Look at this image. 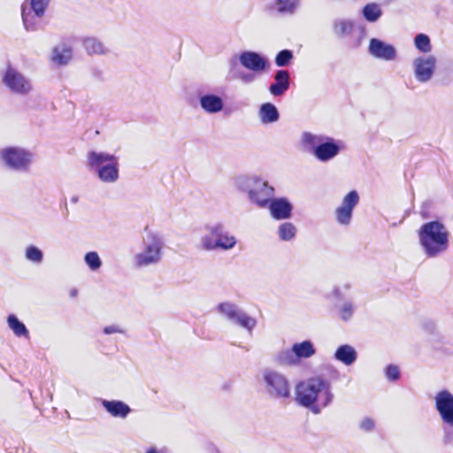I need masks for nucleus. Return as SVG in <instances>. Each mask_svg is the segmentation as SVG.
<instances>
[{
	"label": "nucleus",
	"mask_w": 453,
	"mask_h": 453,
	"mask_svg": "<svg viewBox=\"0 0 453 453\" xmlns=\"http://www.w3.org/2000/svg\"><path fill=\"white\" fill-rule=\"evenodd\" d=\"M334 395L330 385L319 378H312L300 382L296 389V402L319 414L333 400Z\"/></svg>",
	"instance_id": "nucleus-1"
},
{
	"label": "nucleus",
	"mask_w": 453,
	"mask_h": 453,
	"mask_svg": "<svg viewBox=\"0 0 453 453\" xmlns=\"http://www.w3.org/2000/svg\"><path fill=\"white\" fill-rule=\"evenodd\" d=\"M419 242L426 257H436L448 250L449 233L441 223L428 222L419 231Z\"/></svg>",
	"instance_id": "nucleus-2"
},
{
	"label": "nucleus",
	"mask_w": 453,
	"mask_h": 453,
	"mask_svg": "<svg viewBox=\"0 0 453 453\" xmlns=\"http://www.w3.org/2000/svg\"><path fill=\"white\" fill-rule=\"evenodd\" d=\"M234 186L248 194L249 199L261 208L268 205L273 196V188L257 176L239 175L234 179Z\"/></svg>",
	"instance_id": "nucleus-3"
},
{
	"label": "nucleus",
	"mask_w": 453,
	"mask_h": 453,
	"mask_svg": "<svg viewBox=\"0 0 453 453\" xmlns=\"http://www.w3.org/2000/svg\"><path fill=\"white\" fill-rule=\"evenodd\" d=\"M142 248L137 252L133 262L136 268H145L158 264L164 253V240L157 233L147 231L142 236Z\"/></svg>",
	"instance_id": "nucleus-4"
},
{
	"label": "nucleus",
	"mask_w": 453,
	"mask_h": 453,
	"mask_svg": "<svg viewBox=\"0 0 453 453\" xmlns=\"http://www.w3.org/2000/svg\"><path fill=\"white\" fill-rule=\"evenodd\" d=\"M88 165L97 171L99 180L104 183H114L119 179V160L112 154L104 151H89Z\"/></svg>",
	"instance_id": "nucleus-5"
},
{
	"label": "nucleus",
	"mask_w": 453,
	"mask_h": 453,
	"mask_svg": "<svg viewBox=\"0 0 453 453\" xmlns=\"http://www.w3.org/2000/svg\"><path fill=\"white\" fill-rule=\"evenodd\" d=\"M32 153L21 147H5L0 150V159L9 168L16 171L27 169Z\"/></svg>",
	"instance_id": "nucleus-6"
},
{
	"label": "nucleus",
	"mask_w": 453,
	"mask_h": 453,
	"mask_svg": "<svg viewBox=\"0 0 453 453\" xmlns=\"http://www.w3.org/2000/svg\"><path fill=\"white\" fill-rule=\"evenodd\" d=\"M268 394L276 398H287L290 395V385L288 379L279 372L265 369L262 373Z\"/></svg>",
	"instance_id": "nucleus-7"
},
{
	"label": "nucleus",
	"mask_w": 453,
	"mask_h": 453,
	"mask_svg": "<svg viewBox=\"0 0 453 453\" xmlns=\"http://www.w3.org/2000/svg\"><path fill=\"white\" fill-rule=\"evenodd\" d=\"M218 311L230 322L238 325L250 332L257 325V320L254 318L250 317L233 303H221L218 306Z\"/></svg>",
	"instance_id": "nucleus-8"
},
{
	"label": "nucleus",
	"mask_w": 453,
	"mask_h": 453,
	"mask_svg": "<svg viewBox=\"0 0 453 453\" xmlns=\"http://www.w3.org/2000/svg\"><path fill=\"white\" fill-rule=\"evenodd\" d=\"M437 59L433 55H423L412 60V71L417 81L425 83L432 80L436 69Z\"/></svg>",
	"instance_id": "nucleus-9"
},
{
	"label": "nucleus",
	"mask_w": 453,
	"mask_h": 453,
	"mask_svg": "<svg viewBox=\"0 0 453 453\" xmlns=\"http://www.w3.org/2000/svg\"><path fill=\"white\" fill-rule=\"evenodd\" d=\"M434 403L442 422L453 426V395L448 390H441L435 395Z\"/></svg>",
	"instance_id": "nucleus-10"
},
{
	"label": "nucleus",
	"mask_w": 453,
	"mask_h": 453,
	"mask_svg": "<svg viewBox=\"0 0 453 453\" xmlns=\"http://www.w3.org/2000/svg\"><path fill=\"white\" fill-rule=\"evenodd\" d=\"M3 81L12 92L16 94L26 95L32 90L29 81L13 68L6 70Z\"/></svg>",
	"instance_id": "nucleus-11"
},
{
	"label": "nucleus",
	"mask_w": 453,
	"mask_h": 453,
	"mask_svg": "<svg viewBox=\"0 0 453 453\" xmlns=\"http://www.w3.org/2000/svg\"><path fill=\"white\" fill-rule=\"evenodd\" d=\"M358 202L359 196L355 190L349 192L343 197L342 204L335 210L336 220L339 224L347 226L350 223L353 210Z\"/></svg>",
	"instance_id": "nucleus-12"
},
{
	"label": "nucleus",
	"mask_w": 453,
	"mask_h": 453,
	"mask_svg": "<svg viewBox=\"0 0 453 453\" xmlns=\"http://www.w3.org/2000/svg\"><path fill=\"white\" fill-rule=\"evenodd\" d=\"M239 60L243 67L254 73L263 72L269 66L267 59L255 51L242 52Z\"/></svg>",
	"instance_id": "nucleus-13"
},
{
	"label": "nucleus",
	"mask_w": 453,
	"mask_h": 453,
	"mask_svg": "<svg viewBox=\"0 0 453 453\" xmlns=\"http://www.w3.org/2000/svg\"><path fill=\"white\" fill-rule=\"evenodd\" d=\"M369 52L373 57L387 61L394 60L396 58V50L393 45L376 38L370 40Z\"/></svg>",
	"instance_id": "nucleus-14"
},
{
	"label": "nucleus",
	"mask_w": 453,
	"mask_h": 453,
	"mask_svg": "<svg viewBox=\"0 0 453 453\" xmlns=\"http://www.w3.org/2000/svg\"><path fill=\"white\" fill-rule=\"evenodd\" d=\"M340 152V146L332 139L322 141L314 150V156L321 162H326L335 157Z\"/></svg>",
	"instance_id": "nucleus-15"
},
{
	"label": "nucleus",
	"mask_w": 453,
	"mask_h": 453,
	"mask_svg": "<svg viewBox=\"0 0 453 453\" xmlns=\"http://www.w3.org/2000/svg\"><path fill=\"white\" fill-rule=\"evenodd\" d=\"M267 206L271 215L276 219H286L291 216L292 205L284 198L270 199Z\"/></svg>",
	"instance_id": "nucleus-16"
},
{
	"label": "nucleus",
	"mask_w": 453,
	"mask_h": 453,
	"mask_svg": "<svg viewBox=\"0 0 453 453\" xmlns=\"http://www.w3.org/2000/svg\"><path fill=\"white\" fill-rule=\"evenodd\" d=\"M201 109L208 114H217L224 108L223 99L214 94H204L199 97Z\"/></svg>",
	"instance_id": "nucleus-17"
},
{
	"label": "nucleus",
	"mask_w": 453,
	"mask_h": 453,
	"mask_svg": "<svg viewBox=\"0 0 453 453\" xmlns=\"http://www.w3.org/2000/svg\"><path fill=\"white\" fill-rule=\"evenodd\" d=\"M73 58V49L65 43L56 45L50 52V59L57 65H67Z\"/></svg>",
	"instance_id": "nucleus-18"
},
{
	"label": "nucleus",
	"mask_w": 453,
	"mask_h": 453,
	"mask_svg": "<svg viewBox=\"0 0 453 453\" xmlns=\"http://www.w3.org/2000/svg\"><path fill=\"white\" fill-rule=\"evenodd\" d=\"M82 45L85 51L89 56H105L111 52L110 48L103 41L96 37L89 36L84 38L82 41Z\"/></svg>",
	"instance_id": "nucleus-19"
},
{
	"label": "nucleus",
	"mask_w": 453,
	"mask_h": 453,
	"mask_svg": "<svg viewBox=\"0 0 453 453\" xmlns=\"http://www.w3.org/2000/svg\"><path fill=\"white\" fill-rule=\"evenodd\" d=\"M212 234H217L216 250H230L234 248L237 240L234 235L224 230L222 224L218 223V231H213Z\"/></svg>",
	"instance_id": "nucleus-20"
},
{
	"label": "nucleus",
	"mask_w": 453,
	"mask_h": 453,
	"mask_svg": "<svg viewBox=\"0 0 453 453\" xmlns=\"http://www.w3.org/2000/svg\"><path fill=\"white\" fill-rule=\"evenodd\" d=\"M275 82L271 84L269 91L274 96L283 95L289 88V73L286 70H279L276 72Z\"/></svg>",
	"instance_id": "nucleus-21"
},
{
	"label": "nucleus",
	"mask_w": 453,
	"mask_h": 453,
	"mask_svg": "<svg viewBox=\"0 0 453 453\" xmlns=\"http://www.w3.org/2000/svg\"><path fill=\"white\" fill-rule=\"evenodd\" d=\"M206 232L201 235L198 242V248L204 251L216 250L217 234H212L218 231V224L206 226Z\"/></svg>",
	"instance_id": "nucleus-22"
},
{
	"label": "nucleus",
	"mask_w": 453,
	"mask_h": 453,
	"mask_svg": "<svg viewBox=\"0 0 453 453\" xmlns=\"http://www.w3.org/2000/svg\"><path fill=\"white\" fill-rule=\"evenodd\" d=\"M257 115L261 123L265 125L277 122L280 118L276 106L271 103L263 104L258 110Z\"/></svg>",
	"instance_id": "nucleus-23"
},
{
	"label": "nucleus",
	"mask_w": 453,
	"mask_h": 453,
	"mask_svg": "<svg viewBox=\"0 0 453 453\" xmlns=\"http://www.w3.org/2000/svg\"><path fill=\"white\" fill-rule=\"evenodd\" d=\"M336 360L342 362L345 365H351L357 358L356 349L348 344L341 345L334 353Z\"/></svg>",
	"instance_id": "nucleus-24"
},
{
	"label": "nucleus",
	"mask_w": 453,
	"mask_h": 453,
	"mask_svg": "<svg viewBox=\"0 0 453 453\" xmlns=\"http://www.w3.org/2000/svg\"><path fill=\"white\" fill-rule=\"evenodd\" d=\"M102 403L113 417L126 418L131 411L129 406L121 401L103 400Z\"/></svg>",
	"instance_id": "nucleus-25"
},
{
	"label": "nucleus",
	"mask_w": 453,
	"mask_h": 453,
	"mask_svg": "<svg viewBox=\"0 0 453 453\" xmlns=\"http://www.w3.org/2000/svg\"><path fill=\"white\" fill-rule=\"evenodd\" d=\"M292 349L298 360L300 358H309L316 352L313 344L310 341L295 343L292 346Z\"/></svg>",
	"instance_id": "nucleus-26"
},
{
	"label": "nucleus",
	"mask_w": 453,
	"mask_h": 453,
	"mask_svg": "<svg viewBox=\"0 0 453 453\" xmlns=\"http://www.w3.org/2000/svg\"><path fill=\"white\" fill-rule=\"evenodd\" d=\"M9 327L12 330L16 336L28 337V331L25 325L21 323L14 315H9L7 318Z\"/></svg>",
	"instance_id": "nucleus-27"
},
{
	"label": "nucleus",
	"mask_w": 453,
	"mask_h": 453,
	"mask_svg": "<svg viewBox=\"0 0 453 453\" xmlns=\"http://www.w3.org/2000/svg\"><path fill=\"white\" fill-rule=\"evenodd\" d=\"M324 140L325 138L323 136L316 135L311 133H303L302 135V143L309 150H312L314 151L318 145Z\"/></svg>",
	"instance_id": "nucleus-28"
},
{
	"label": "nucleus",
	"mask_w": 453,
	"mask_h": 453,
	"mask_svg": "<svg viewBox=\"0 0 453 453\" xmlns=\"http://www.w3.org/2000/svg\"><path fill=\"white\" fill-rule=\"evenodd\" d=\"M363 14L369 22H375L381 16L382 12L377 4H368L363 9Z\"/></svg>",
	"instance_id": "nucleus-29"
},
{
	"label": "nucleus",
	"mask_w": 453,
	"mask_h": 453,
	"mask_svg": "<svg viewBox=\"0 0 453 453\" xmlns=\"http://www.w3.org/2000/svg\"><path fill=\"white\" fill-rule=\"evenodd\" d=\"M277 361L281 365H296L299 363L292 349L279 352Z\"/></svg>",
	"instance_id": "nucleus-30"
},
{
	"label": "nucleus",
	"mask_w": 453,
	"mask_h": 453,
	"mask_svg": "<svg viewBox=\"0 0 453 453\" xmlns=\"http://www.w3.org/2000/svg\"><path fill=\"white\" fill-rule=\"evenodd\" d=\"M353 23L348 19H338L334 23V32L338 36H343L351 33Z\"/></svg>",
	"instance_id": "nucleus-31"
},
{
	"label": "nucleus",
	"mask_w": 453,
	"mask_h": 453,
	"mask_svg": "<svg viewBox=\"0 0 453 453\" xmlns=\"http://www.w3.org/2000/svg\"><path fill=\"white\" fill-rule=\"evenodd\" d=\"M414 45L418 50L425 54H427L432 50L430 39L425 34H418L415 36Z\"/></svg>",
	"instance_id": "nucleus-32"
},
{
	"label": "nucleus",
	"mask_w": 453,
	"mask_h": 453,
	"mask_svg": "<svg viewBox=\"0 0 453 453\" xmlns=\"http://www.w3.org/2000/svg\"><path fill=\"white\" fill-rule=\"evenodd\" d=\"M84 262L92 272L98 271L103 263L102 260L96 251H89L84 256Z\"/></svg>",
	"instance_id": "nucleus-33"
},
{
	"label": "nucleus",
	"mask_w": 453,
	"mask_h": 453,
	"mask_svg": "<svg viewBox=\"0 0 453 453\" xmlns=\"http://www.w3.org/2000/svg\"><path fill=\"white\" fill-rule=\"evenodd\" d=\"M278 233L282 241H290L296 236V228L292 223L285 222L280 226Z\"/></svg>",
	"instance_id": "nucleus-34"
},
{
	"label": "nucleus",
	"mask_w": 453,
	"mask_h": 453,
	"mask_svg": "<svg viewBox=\"0 0 453 453\" xmlns=\"http://www.w3.org/2000/svg\"><path fill=\"white\" fill-rule=\"evenodd\" d=\"M25 257L30 262L40 264L43 260V253L36 246L29 245L25 250Z\"/></svg>",
	"instance_id": "nucleus-35"
},
{
	"label": "nucleus",
	"mask_w": 453,
	"mask_h": 453,
	"mask_svg": "<svg viewBox=\"0 0 453 453\" xmlns=\"http://www.w3.org/2000/svg\"><path fill=\"white\" fill-rule=\"evenodd\" d=\"M50 0H31V8L37 18L42 17Z\"/></svg>",
	"instance_id": "nucleus-36"
},
{
	"label": "nucleus",
	"mask_w": 453,
	"mask_h": 453,
	"mask_svg": "<svg viewBox=\"0 0 453 453\" xmlns=\"http://www.w3.org/2000/svg\"><path fill=\"white\" fill-rule=\"evenodd\" d=\"M34 16L31 12H27L25 8L22 11V20L27 31H35L37 29L36 22L34 20Z\"/></svg>",
	"instance_id": "nucleus-37"
},
{
	"label": "nucleus",
	"mask_w": 453,
	"mask_h": 453,
	"mask_svg": "<svg viewBox=\"0 0 453 453\" xmlns=\"http://www.w3.org/2000/svg\"><path fill=\"white\" fill-rule=\"evenodd\" d=\"M354 313V305L350 302L343 303L339 308V315L341 319L348 321L351 319Z\"/></svg>",
	"instance_id": "nucleus-38"
},
{
	"label": "nucleus",
	"mask_w": 453,
	"mask_h": 453,
	"mask_svg": "<svg viewBox=\"0 0 453 453\" xmlns=\"http://www.w3.org/2000/svg\"><path fill=\"white\" fill-rule=\"evenodd\" d=\"M293 58V54L288 50L280 51L275 58V64L277 66L282 67L288 65Z\"/></svg>",
	"instance_id": "nucleus-39"
},
{
	"label": "nucleus",
	"mask_w": 453,
	"mask_h": 453,
	"mask_svg": "<svg viewBox=\"0 0 453 453\" xmlns=\"http://www.w3.org/2000/svg\"><path fill=\"white\" fill-rule=\"evenodd\" d=\"M280 12L292 11L298 3V0H277Z\"/></svg>",
	"instance_id": "nucleus-40"
},
{
	"label": "nucleus",
	"mask_w": 453,
	"mask_h": 453,
	"mask_svg": "<svg viewBox=\"0 0 453 453\" xmlns=\"http://www.w3.org/2000/svg\"><path fill=\"white\" fill-rule=\"evenodd\" d=\"M386 376L390 380H396L399 379V368L396 365H390L386 368Z\"/></svg>",
	"instance_id": "nucleus-41"
},
{
	"label": "nucleus",
	"mask_w": 453,
	"mask_h": 453,
	"mask_svg": "<svg viewBox=\"0 0 453 453\" xmlns=\"http://www.w3.org/2000/svg\"><path fill=\"white\" fill-rule=\"evenodd\" d=\"M359 427L366 432L372 431L374 427V421L370 418H365L360 422Z\"/></svg>",
	"instance_id": "nucleus-42"
},
{
	"label": "nucleus",
	"mask_w": 453,
	"mask_h": 453,
	"mask_svg": "<svg viewBox=\"0 0 453 453\" xmlns=\"http://www.w3.org/2000/svg\"><path fill=\"white\" fill-rule=\"evenodd\" d=\"M104 332L106 334H114V333H120V334L123 333V331L117 326H105L104 329Z\"/></svg>",
	"instance_id": "nucleus-43"
},
{
	"label": "nucleus",
	"mask_w": 453,
	"mask_h": 453,
	"mask_svg": "<svg viewBox=\"0 0 453 453\" xmlns=\"http://www.w3.org/2000/svg\"><path fill=\"white\" fill-rule=\"evenodd\" d=\"M241 80L246 84L251 83L255 80V75L253 73H243Z\"/></svg>",
	"instance_id": "nucleus-44"
},
{
	"label": "nucleus",
	"mask_w": 453,
	"mask_h": 453,
	"mask_svg": "<svg viewBox=\"0 0 453 453\" xmlns=\"http://www.w3.org/2000/svg\"><path fill=\"white\" fill-rule=\"evenodd\" d=\"M80 201V196L78 195H73L70 197V202L73 204L78 203Z\"/></svg>",
	"instance_id": "nucleus-45"
},
{
	"label": "nucleus",
	"mask_w": 453,
	"mask_h": 453,
	"mask_svg": "<svg viewBox=\"0 0 453 453\" xmlns=\"http://www.w3.org/2000/svg\"><path fill=\"white\" fill-rule=\"evenodd\" d=\"M76 295H77V290L73 289V290L71 291V296H75Z\"/></svg>",
	"instance_id": "nucleus-46"
},
{
	"label": "nucleus",
	"mask_w": 453,
	"mask_h": 453,
	"mask_svg": "<svg viewBox=\"0 0 453 453\" xmlns=\"http://www.w3.org/2000/svg\"><path fill=\"white\" fill-rule=\"evenodd\" d=\"M147 453H157V451L155 449H150L147 451Z\"/></svg>",
	"instance_id": "nucleus-47"
}]
</instances>
